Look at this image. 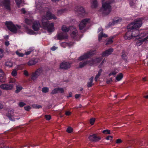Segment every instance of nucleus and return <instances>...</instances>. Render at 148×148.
<instances>
[{
    "mask_svg": "<svg viewBox=\"0 0 148 148\" xmlns=\"http://www.w3.org/2000/svg\"><path fill=\"white\" fill-rule=\"evenodd\" d=\"M122 140L121 139H117L116 141V143L117 144H119L121 143Z\"/></svg>",
    "mask_w": 148,
    "mask_h": 148,
    "instance_id": "56",
    "label": "nucleus"
},
{
    "mask_svg": "<svg viewBox=\"0 0 148 148\" xmlns=\"http://www.w3.org/2000/svg\"><path fill=\"white\" fill-rule=\"evenodd\" d=\"M93 79V77H91L89 79L87 84V85L88 87H90L93 85V84H92V82Z\"/></svg>",
    "mask_w": 148,
    "mask_h": 148,
    "instance_id": "28",
    "label": "nucleus"
},
{
    "mask_svg": "<svg viewBox=\"0 0 148 148\" xmlns=\"http://www.w3.org/2000/svg\"><path fill=\"white\" fill-rule=\"evenodd\" d=\"M2 5L6 9L10 10V0H2Z\"/></svg>",
    "mask_w": 148,
    "mask_h": 148,
    "instance_id": "13",
    "label": "nucleus"
},
{
    "mask_svg": "<svg viewBox=\"0 0 148 148\" xmlns=\"http://www.w3.org/2000/svg\"><path fill=\"white\" fill-rule=\"evenodd\" d=\"M119 71V70L118 69L116 68L112 70L110 72V73L108 75L109 76L112 75L114 76L116 75Z\"/></svg>",
    "mask_w": 148,
    "mask_h": 148,
    "instance_id": "26",
    "label": "nucleus"
},
{
    "mask_svg": "<svg viewBox=\"0 0 148 148\" xmlns=\"http://www.w3.org/2000/svg\"><path fill=\"white\" fill-rule=\"evenodd\" d=\"M14 85L12 84H3L0 85V88L4 90H10L13 89Z\"/></svg>",
    "mask_w": 148,
    "mask_h": 148,
    "instance_id": "7",
    "label": "nucleus"
},
{
    "mask_svg": "<svg viewBox=\"0 0 148 148\" xmlns=\"http://www.w3.org/2000/svg\"><path fill=\"white\" fill-rule=\"evenodd\" d=\"M6 116L9 119L12 121H15L16 119H18L19 118H15L14 112V110H9L8 112L6 114Z\"/></svg>",
    "mask_w": 148,
    "mask_h": 148,
    "instance_id": "8",
    "label": "nucleus"
},
{
    "mask_svg": "<svg viewBox=\"0 0 148 148\" xmlns=\"http://www.w3.org/2000/svg\"><path fill=\"white\" fill-rule=\"evenodd\" d=\"M16 90L15 91V92L17 93L22 90L23 87L21 86L18 85L16 86Z\"/></svg>",
    "mask_w": 148,
    "mask_h": 148,
    "instance_id": "30",
    "label": "nucleus"
},
{
    "mask_svg": "<svg viewBox=\"0 0 148 148\" xmlns=\"http://www.w3.org/2000/svg\"><path fill=\"white\" fill-rule=\"evenodd\" d=\"M91 6L92 8H96L98 6V3L96 0H91Z\"/></svg>",
    "mask_w": 148,
    "mask_h": 148,
    "instance_id": "24",
    "label": "nucleus"
},
{
    "mask_svg": "<svg viewBox=\"0 0 148 148\" xmlns=\"http://www.w3.org/2000/svg\"><path fill=\"white\" fill-rule=\"evenodd\" d=\"M123 75L122 73H120L118 74L115 78V82L119 81L121 80L123 77Z\"/></svg>",
    "mask_w": 148,
    "mask_h": 148,
    "instance_id": "27",
    "label": "nucleus"
},
{
    "mask_svg": "<svg viewBox=\"0 0 148 148\" xmlns=\"http://www.w3.org/2000/svg\"><path fill=\"white\" fill-rule=\"evenodd\" d=\"M42 91L43 92L46 93L48 92L49 88L47 87H44L42 88Z\"/></svg>",
    "mask_w": 148,
    "mask_h": 148,
    "instance_id": "42",
    "label": "nucleus"
},
{
    "mask_svg": "<svg viewBox=\"0 0 148 148\" xmlns=\"http://www.w3.org/2000/svg\"><path fill=\"white\" fill-rule=\"evenodd\" d=\"M62 30L65 32H67L70 30V27H67L66 26L63 25L62 27Z\"/></svg>",
    "mask_w": 148,
    "mask_h": 148,
    "instance_id": "32",
    "label": "nucleus"
},
{
    "mask_svg": "<svg viewBox=\"0 0 148 148\" xmlns=\"http://www.w3.org/2000/svg\"><path fill=\"white\" fill-rule=\"evenodd\" d=\"M56 19L55 15L49 12H47L46 16H42V25L43 28L46 29L49 32H52L54 30L53 23H49L48 20Z\"/></svg>",
    "mask_w": 148,
    "mask_h": 148,
    "instance_id": "1",
    "label": "nucleus"
},
{
    "mask_svg": "<svg viewBox=\"0 0 148 148\" xmlns=\"http://www.w3.org/2000/svg\"><path fill=\"white\" fill-rule=\"evenodd\" d=\"M36 8L38 10H41L42 7L41 6V3L39 2L38 3L36 1Z\"/></svg>",
    "mask_w": 148,
    "mask_h": 148,
    "instance_id": "36",
    "label": "nucleus"
},
{
    "mask_svg": "<svg viewBox=\"0 0 148 148\" xmlns=\"http://www.w3.org/2000/svg\"><path fill=\"white\" fill-rule=\"evenodd\" d=\"M103 133L104 134H110V131L108 130H106L103 131Z\"/></svg>",
    "mask_w": 148,
    "mask_h": 148,
    "instance_id": "47",
    "label": "nucleus"
},
{
    "mask_svg": "<svg viewBox=\"0 0 148 148\" xmlns=\"http://www.w3.org/2000/svg\"><path fill=\"white\" fill-rule=\"evenodd\" d=\"M90 19L89 18H86L82 20L79 25V29L80 30L83 29L86 25L88 23Z\"/></svg>",
    "mask_w": 148,
    "mask_h": 148,
    "instance_id": "11",
    "label": "nucleus"
},
{
    "mask_svg": "<svg viewBox=\"0 0 148 148\" xmlns=\"http://www.w3.org/2000/svg\"><path fill=\"white\" fill-rule=\"evenodd\" d=\"M5 45L6 46H8L10 44L9 42L8 41H7L5 42Z\"/></svg>",
    "mask_w": 148,
    "mask_h": 148,
    "instance_id": "61",
    "label": "nucleus"
},
{
    "mask_svg": "<svg viewBox=\"0 0 148 148\" xmlns=\"http://www.w3.org/2000/svg\"><path fill=\"white\" fill-rule=\"evenodd\" d=\"M5 25L9 30L11 32L15 33H17L18 29L21 28L20 26H18L17 25H14L11 22H6Z\"/></svg>",
    "mask_w": 148,
    "mask_h": 148,
    "instance_id": "6",
    "label": "nucleus"
},
{
    "mask_svg": "<svg viewBox=\"0 0 148 148\" xmlns=\"http://www.w3.org/2000/svg\"><path fill=\"white\" fill-rule=\"evenodd\" d=\"M73 131V129L70 127H68L66 130L67 132L69 133Z\"/></svg>",
    "mask_w": 148,
    "mask_h": 148,
    "instance_id": "49",
    "label": "nucleus"
},
{
    "mask_svg": "<svg viewBox=\"0 0 148 148\" xmlns=\"http://www.w3.org/2000/svg\"><path fill=\"white\" fill-rule=\"evenodd\" d=\"M5 65L9 67H11L12 66V63L11 61H8L5 63Z\"/></svg>",
    "mask_w": 148,
    "mask_h": 148,
    "instance_id": "38",
    "label": "nucleus"
},
{
    "mask_svg": "<svg viewBox=\"0 0 148 148\" xmlns=\"http://www.w3.org/2000/svg\"><path fill=\"white\" fill-rule=\"evenodd\" d=\"M57 38L59 40H63L67 39L68 36L66 34L61 33L58 34Z\"/></svg>",
    "mask_w": 148,
    "mask_h": 148,
    "instance_id": "14",
    "label": "nucleus"
},
{
    "mask_svg": "<svg viewBox=\"0 0 148 148\" xmlns=\"http://www.w3.org/2000/svg\"><path fill=\"white\" fill-rule=\"evenodd\" d=\"M57 48V47H55L54 46L51 48V49L52 51H54Z\"/></svg>",
    "mask_w": 148,
    "mask_h": 148,
    "instance_id": "59",
    "label": "nucleus"
},
{
    "mask_svg": "<svg viewBox=\"0 0 148 148\" xmlns=\"http://www.w3.org/2000/svg\"><path fill=\"white\" fill-rule=\"evenodd\" d=\"M93 54L92 52H90L89 53H85L83 56H81L79 58V60L80 61L86 59L87 58L89 57L91 55Z\"/></svg>",
    "mask_w": 148,
    "mask_h": 148,
    "instance_id": "18",
    "label": "nucleus"
},
{
    "mask_svg": "<svg viewBox=\"0 0 148 148\" xmlns=\"http://www.w3.org/2000/svg\"><path fill=\"white\" fill-rule=\"evenodd\" d=\"M21 11L24 14H25L26 12L24 8H23L21 9Z\"/></svg>",
    "mask_w": 148,
    "mask_h": 148,
    "instance_id": "64",
    "label": "nucleus"
},
{
    "mask_svg": "<svg viewBox=\"0 0 148 148\" xmlns=\"http://www.w3.org/2000/svg\"><path fill=\"white\" fill-rule=\"evenodd\" d=\"M71 114V112L69 111H66V112L65 114L66 116H69Z\"/></svg>",
    "mask_w": 148,
    "mask_h": 148,
    "instance_id": "57",
    "label": "nucleus"
},
{
    "mask_svg": "<svg viewBox=\"0 0 148 148\" xmlns=\"http://www.w3.org/2000/svg\"><path fill=\"white\" fill-rule=\"evenodd\" d=\"M16 53L17 55L19 57H23L24 54L21 53L19 52L18 51H17L16 52Z\"/></svg>",
    "mask_w": 148,
    "mask_h": 148,
    "instance_id": "40",
    "label": "nucleus"
},
{
    "mask_svg": "<svg viewBox=\"0 0 148 148\" xmlns=\"http://www.w3.org/2000/svg\"><path fill=\"white\" fill-rule=\"evenodd\" d=\"M148 33L144 32L140 35V36L138 38H136L138 39L136 43V45L137 46H140L141 45L143 42H147L148 41V36L145 37L147 34Z\"/></svg>",
    "mask_w": 148,
    "mask_h": 148,
    "instance_id": "4",
    "label": "nucleus"
},
{
    "mask_svg": "<svg viewBox=\"0 0 148 148\" xmlns=\"http://www.w3.org/2000/svg\"><path fill=\"white\" fill-rule=\"evenodd\" d=\"M11 74L14 77L16 76L17 75V71L15 69L13 70Z\"/></svg>",
    "mask_w": 148,
    "mask_h": 148,
    "instance_id": "41",
    "label": "nucleus"
},
{
    "mask_svg": "<svg viewBox=\"0 0 148 148\" xmlns=\"http://www.w3.org/2000/svg\"><path fill=\"white\" fill-rule=\"evenodd\" d=\"M6 77L3 71L0 69V82H4L5 81Z\"/></svg>",
    "mask_w": 148,
    "mask_h": 148,
    "instance_id": "22",
    "label": "nucleus"
},
{
    "mask_svg": "<svg viewBox=\"0 0 148 148\" xmlns=\"http://www.w3.org/2000/svg\"><path fill=\"white\" fill-rule=\"evenodd\" d=\"M105 0H102V8L100 9V11L104 15H107L111 12L112 9L110 4L113 2L112 0H108L105 3Z\"/></svg>",
    "mask_w": 148,
    "mask_h": 148,
    "instance_id": "2",
    "label": "nucleus"
},
{
    "mask_svg": "<svg viewBox=\"0 0 148 148\" xmlns=\"http://www.w3.org/2000/svg\"><path fill=\"white\" fill-rule=\"evenodd\" d=\"M23 0H16L15 1L16 4L18 7H20V5L23 1Z\"/></svg>",
    "mask_w": 148,
    "mask_h": 148,
    "instance_id": "44",
    "label": "nucleus"
},
{
    "mask_svg": "<svg viewBox=\"0 0 148 148\" xmlns=\"http://www.w3.org/2000/svg\"><path fill=\"white\" fill-rule=\"evenodd\" d=\"M122 20V19L121 18H118L114 20L112 22V23L113 25H115L121 22Z\"/></svg>",
    "mask_w": 148,
    "mask_h": 148,
    "instance_id": "35",
    "label": "nucleus"
},
{
    "mask_svg": "<svg viewBox=\"0 0 148 148\" xmlns=\"http://www.w3.org/2000/svg\"><path fill=\"white\" fill-rule=\"evenodd\" d=\"M142 24V22L140 19L135 20L133 22L127 26L128 29H136L140 27Z\"/></svg>",
    "mask_w": 148,
    "mask_h": 148,
    "instance_id": "3",
    "label": "nucleus"
},
{
    "mask_svg": "<svg viewBox=\"0 0 148 148\" xmlns=\"http://www.w3.org/2000/svg\"><path fill=\"white\" fill-rule=\"evenodd\" d=\"M88 138L90 140L95 142L98 141L101 139V138L97 136L95 134L90 135Z\"/></svg>",
    "mask_w": 148,
    "mask_h": 148,
    "instance_id": "17",
    "label": "nucleus"
},
{
    "mask_svg": "<svg viewBox=\"0 0 148 148\" xmlns=\"http://www.w3.org/2000/svg\"><path fill=\"white\" fill-rule=\"evenodd\" d=\"M113 138V137L112 136H109L107 137L106 138L107 140H111Z\"/></svg>",
    "mask_w": 148,
    "mask_h": 148,
    "instance_id": "58",
    "label": "nucleus"
},
{
    "mask_svg": "<svg viewBox=\"0 0 148 148\" xmlns=\"http://www.w3.org/2000/svg\"><path fill=\"white\" fill-rule=\"evenodd\" d=\"M45 118L47 120H49L51 118V117L50 115H45Z\"/></svg>",
    "mask_w": 148,
    "mask_h": 148,
    "instance_id": "50",
    "label": "nucleus"
},
{
    "mask_svg": "<svg viewBox=\"0 0 148 148\" xmlns=\"http://www.w3.org/2000/svg\"><path fill=\"white\" fill-rule=\"evenodd\" d=\"M23 73L26 76H28L29 75V73L26 70H25L23 71Z\"/></svg>",
    "mask_w": 148,
    "mask_h": 148,
    "instance_id": "55",
    "label": "nucleus"
},
{
    "mask_svg": "<svg viewBox=\"0 0 148 148\" xmlns=\"http://www.w3.org/2000/svg\"><path fill=\"white\" fill-rule=\"evenodd\" d=\"M99 32H100L98 34V39L99 41H100L103 37L106 38L107 37V35L103 33V29L101 27H100L98 29V32L99 33Z\"/></svg>",
    "mask_w": 148,
    "mask_h": 148,
    "instance_id": "16",
    "label": "nucleus"
},
{
    "mask_svg": "<svg viewBox=\"0 0 148 148\" xmlns=\"http://www.w3.org/2000/svg\"><path fill=\"white\" fill-rule=\"evenodd\" d=\"M3 107V105L0 102V109H2Z\"/></svg>",
    "mask_w": 148,
    "mask_h": 148,
    "instance_id": "63",
    "label": "nucleus"
},
{
    "mask_svg": "<svg viewBox=\"0 0 148 148\" xmlns=\"http://www.w3.org/2000/svg\"><path fill=\"white\" fill-rule=\"evenodd\" d=\"M18 106L20 107H23L26 105V103L22 102H21L18 103Z\"/></svg>",
    "mask_w": 148,
    "mask_h": 148,
    "instance_id": "48",
    "label": "nucleus"
},
{
    "mask_svg": "<svg viewBox=\"0 0 148 148\" xmlns=\"http://www.w3.org/2000/svg\"><path fill=\"white\" fill-rule=\"evenodd\" d=\"M101 60V58H96L94 60H92L90 61H83L79 63V67L82 68L87 64H89L90 66H92L100 62Z\"/></svg>",
    "mask_w": 148,
    "mask_h": 148,
    "instance_id": "5",
    "label": "nucleus"
},
{
    "mask_svg": "<svg viewBox=\"0 0 148 148\" xmlns=\"http://www.w3.org/2000/svg\"><path fill=\"white\" fill-rule=\"evenodd\" d=\"M126 33L125 36H124V38L126 40H130L132 38V30L131 29H129Z\"/></svg>",
    "mask_w": 148,
    "mask_h": 148,
    "instance_id": "19",
    "label": "nucleus"
},
{
    "mask_svg": "<svg viewBox=\"0 0 148 148\" xmlns=\"http://www.w3.org/2000/svg\"><path fill=\"white\" fill-rule=\"evenodd\" d=\"M26 32L29 34H34V32L32 30L26 27L25 28Z\"/></svg>",
    "mask_w": 148,
    "mask_h": 148,
    "instance_id": "31",
    "label": "nucleus"
},
{
    "mask_svg": "<svg viewBox=\"0 0 148 148\" xmlns=\"http://www.w3.org/2000/svg\"><path fill=\"white\" fill-rule=\"evenodd\" d=\"M80 94H76L75 95V98L77 99V98H78L80 97Z\"/></svg>",
    "mask_w": 148,
    "mask_h": 148,
    "instance_id": "62",
    "label": "nucleus"
},
{
    "mask_svg": "<svg viewBox=\"0 0 148 148\" xmlns=\"http://www.w3.org/2000/svg\"><path fill=\"white\" fill-rule=\"evenodd\" d=\"M32 27L35 31H37L41 27L39 22L38 21H35L33 22Z\"/></svg>",
    "mask_w": 148,
    "mask_h": 148,
    "instance_id": "15",
    "label": "nucleus"
},
{
    "mask_svg": "<svg viewBox=\"0 0 148 148\" xmlns=\"http://www.w3.org/2000/svg\"><path fill=\"white\" fill-rule=\"evenodd\" d=\"M32 52L31 51H27L25 53V55H28L30 54V53H31Z\"/></svg>",
    "mask_w": 148,
    "mask_h": 148,
    "instance_id": "60",
    "label": "nucleus"
},
{
    "mask_svg": "<svg viewBox=\"0 0 148 148\" xmlns=\"http://www.w3.org/2000/svg\"><path fill=\"white\" fill-rule=\"evenodd\" d=\"M113 51V49L112 48L109 49L103 52L102 56H107L111 54Z\"/></svg>",
    "mask_w": 148,
    "mask_h": 148,
    "instance_id": "23",
    "label": "nucleus"
},
{
    "mask_svg": "<svg viewBox=\"0 0 148 148\" xmlns=\"http://www.w3.org/2000/svg\"><path fill=\"white\" fill-rule=\"evenodd\" d=\"M42 69L39 68L32 75V79L35 80L42 73Z\"/></svg>",
    "mask_w": 148,
    "mask_h": 148,
    "instance_id": "10",
    "label": "nucleus"
},
{
    "mask_svg": "<svg viewBox=\"0 0 148 148\" xmlns=\"http://www.w3.org/2000/svg\"><path fill=\"white\" fill-rule=\"evenodd\" d=\"M122 58L125 60H126L127 58L126 53L125 52L123 51L122 54Z\"/></svg>",
    "mask_w": 148,
    "mask_h": 148,
    "instance_id": "39",
    "label": "nucleus"
},
{
    "mask_svg": "<svg viewBox=\"0 0 148 148\" xmlns=\"http://www.w3.org/2000/svg\"><path fill=\"white\" fill-rule=\"evenodd\" d=\"M38 62V60L37 59L31 60L28 62L27 64L29 66H31L36 64Z\"/></svg>",
    "mask_w": 148,
    "mask_h": 148,
    "instance_id": "25",
    "label": "nucleus"
},
{
    "mask_svg": "<svg viewBox=\"0 0 148 148\" xmlns=\"http://www.w3.org/2000/svg\"><path fill=\"white\" fill-rule=\"evenodd\" d=\"M34 21H34L33 19H30L28 18H26L25 20V23L28 25H30L32 24H33V22Z\"/></svg>",
    "mask_w": 148,
    "mask_h": 148,
    "instance_id": "29",
    "label": "nucleus"
},
{
    "mask_svg": "<svg viewBox=\"0 0 148 148\" xmlns=\"http://www.w3.org/2000/svg\"><path fill=\"white\" fill-rule=\"evenodd\" d=\"M75 11L80 14H83L85 12L84 8L80 6L77 7L75 8Z\"/></svg>",
    "mask_w": 148,
    "mask_h": 148,
    "instance_id": "20",
    "label": "nucleus"
},
{
    "mask_svg": "<svg viewBox=\"0 0 148 148\" xmlns=\"http://www.w3.org/2000/svg\"><path fill=\"white\" fill-rule=\"evenodd\" d=\"M112 81V78H110L108 79H107L106 81V83L107 84H109Z\"/></svg>",
    "mask_w": 148,
    "mask_h": 148,
    "instance_id": "54",
    "label": "nucleus"
},
{
    "mask_svg": "<svg viewBox=\"0 0 148 148\" xmlns=\"http://www.w3.org/2000/svg\"><path fill=\"white\" fill-rule=\"evenodd\" d=\"M71 64L69 62L64 61L60 64V68L63 69H67L70 68Z\"/></svg>",
    "mask_w": 148,
    "mask_h": 148,
    "instance_id": "9",
    "label": "nucleus"
},
{
    "mask_svg": "<svg viewBox=\"0 0 148 148\" xmlns=\"http://www.w3.org/2000/svg\"><path fill=\"white\" fill-rule=\"evenodd\" d=\"M102 71L101 69H100L97 74L96 75L95 78V80L96 81H97L99 77L101 75V73L102 72Z\"/></svg>",
    "mask_w": 148,
    "mask_h": 148,
    "instance_id": "34",
    "label": "nucleus"
},
{
    "mask_svg": "<svg viewBox=\"0 0 148 148\" xmlns=\"http://www.w3.org/2000/svg\"><path fill=\"white\" fill-rule=\"evenodd\" d=\"M32 107L34 108L39 109L42 108V106L40 105H38L37 104H34L32 105Z\"/></svg>",
    "mask_w": 148,
    "mask_h": 148,
    "instance_id": "43",
    "label": "nucleus"
},
{
    "mask_svg": "<svg viewBox=\"0 0 148 148\" xmlns=\"http://www.w3.org/2000/svg\"><path fill=\"white\" fill-rule=\"evenodd\" d=\"M31 108L29 106H28L24 107L25 110L27 111H29Z\"/></svg>",
    "mask_w": 148,
    "mask_h": 148,
    "instance_id": "53",
    "label": "nucleus"
},
{
    "mask_svg": "<svg viewBox=\"0 0 148 148\" xmlns=\"http://www.w3.org/2000/svg\"><path fill=\"white\" fill-rule=\"evenodd\" d=\"M70 30L73 31L71 34V36L73 38H74L77 35V32L75 28L73 26H71L70 27Z\"/></svg>",
    "mask_w": 148,
    "mask_h": 148,
    "instance_id": "21",
    "label": "nucleus"
},
{
    "mask_svg": "<svg viewBox=\"0 0 148 148\" xmlns=\"http://www.w3.org/2000/svg\"><path fill=\"white\" fill-rule=\"evenodd\" d=\"M58 93H63L64 92L63 89L62 88H58Z\"/></svg>",
    "mask_w": 148,
    "mask_h": 148,
    "instance_id": "52",
    "label": "nucleus"
},
{
    "mask_svg": "<svg viewBox=\"0 0 148 148\" xmlns=\"http://www.w3.org/2000/svg\"><path fill=\"white\" fill-rule=\"evenodd\" d=\"M132 30V38L134 39V38H136V39L138 38L140 36V35L143 33H140L139 31L136 29H131Z\"/></svg>",
    "mask_w": 148,
    "mask_h": 148,
    "instance_id": "12",
    "label": "nucleus"
},
{
    "mask_svg": "<svg viewBox=\"0 0 148 148\" xmlns=\"http://www.w3.org/2000/svg\"><path fill=\"white\" fill-rule=\"evenodd\" d=\"M65 11V10H58L57 12V14L58 15H61Z\"/></svg>",
    "mask_w": 148,
    "mask_h": 148,
    "instance_id": "46",
    "label": "nucleus"
},
{
    "mask_svg": "<svg viewBox=\"0 0 148 148\" xmlns=\"http://www.w3.org/2000/svg\"><path fill=\"white\" fill-rule=\"evenodd\" d=\"M114 38L112 37H110L108 40L106 44V45H108L109 44H111L113 42V40H112V39Z\"/></svg>",
    "mask_w": 148,
    "mask_h": 148,
    "instance_id": "37",
    "label": "nucleus"
},
{
    "mask_svg": "<svg viewBox=\"0 0 148 148\" xmlns=\"http://www.w3.org/2000/svg\"><path fill=\"white\" fill-rule=\"evenodd\" d=\"M95 121V118H92L90 120V122L91 125H93Z\"/></svg>",
    "mask_w": 148,
    "mask_h": 148,
    "instance_id": "51",
    "label": "nucleus"
},
{
    "mask_svg": "<svg viewBox=\"0 0 148 148\" xmlns=\"http://www.w3.org/2000/svg\"><path fill=\"white\" fill-rule=\"evenodd\" d=\"M63 45H66L67 46L70 47L74 45L73 42L66 43V42H63L61 43V45L62 46H63Z\"/></svg>",
    "mask_w": 148,
    "mask_h": 148,
    "instance_id": "33",
    "label": "nucleus"
},
{
    "mask_svg": "<svg viewBox=\"0 0 148 148\" xmlns=\"http://www.w3.org/2000/svg\"><path fill=\"white\" fill-rule=\"evenodd\" d=\"M58 88H56L52 90L51 93L52 94H54L58 93Z\"/></svg>",
    "mask_w": 148,
    "mask_h": 148,
    "instance_id": "45",
    "label": "nucleus"
}]
</instances>
